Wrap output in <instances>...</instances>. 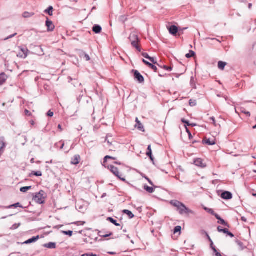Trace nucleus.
Returning <instances> with one entry per match:
<instances>
[{
  "label": "nucleus",
  "mask_w": 256,
  "mask_h": 256,
  "mask_svg": "<svg viewBox=\"0 0 256 256\" xmlns=\"http://www.w3.org/2000/svg\"><path fill=\"white\" fill-rule=\"evenodd\" d=\"M131 42L132 45L135 44L139 42V38L138 36L135 33H132L128 38Z\"/></svg>",
  "instance_id": "5"
},
{
  "label": "nucleus",
  "mask_w": 256,
  "mask_h": 256,
  "mask_svg": "<svg viewBox=\"0 0 256 256\" xmlns=\"http://www.w3.org/2000/svg\"><path fill=\"white\" fill-rule=\"evenodd\" d=\"M82 256H90V254H84L82 255Z\"/></svg>",
  "instance_id": "64"
},
{
  "label": "nucleus",
  "mask_w": 256,
  "mask_h": 256,
  "mask_svg": "<svg viewBox=\"0 0 256 256\" xmlns=\"http://www.w3.org/2000/svg\"><path fill=\"white\" fill-rule=\"evenodd\" d=\"M194 164L198 166L200 168H205L206 164L203 162V160L201 158H197L194 160Z\"/></svg>",
  "instance_id": "11"
},
{
  "label": "nucleus",
  "mask_w": 256,
  "mask_h": 256,
  "mask_svg": "<svg viewBox=\"0 0 256 256\" xmlns=\"http://www.w3.org/2000/svg\"><path fill=\"white\" fill-rule=\"evenodd\" d=\"M189 104L190 106H194L196 105V101L191 99L189 100Z\"/></svg>",
  "instance_id": "41"
},
{
  "label": "nucleus",
  "mask_w": 256,
  "mask_h": 256,
  "mask_svg": "<svg viewBox=\"0 0 256 256\" xmlns=\"http://www.w3.org/2000/svg\"><path fill=\"white\" fill-rule=\"evenodd\" d=\"M12 208H23V207L19 202L16 203L14 204L10 205L9 206H6V207L4 206V208H8V209Z\"/></svg>",
  "instance_id": "22"
},
{
  "label": "nucleus",
  "mask_w": 256,
  "mask_h": 256,
  "mask_svg": "<svg viewBox=\"0 0 256 256\" xmlns=\"http://www.w3.org/2000/svg\"><path fill=\"white\" fill-rule=\"evenodd\" d=\"M221 198L224 200H229L232 198V194L230 192L224 191L221 194Z\"/></svg>",
  "instance_id": "7"
},
{
  "label": "nucleus",
  "mask_w": 256,
  "mask_h": 256,
  "mask_svg": "<svg viewBox=\"0 0 256 256\" xmlns=\"http://www.w3.org/2000/svg\"><path fill=\"white\" fill-rule=\"evenodd\" d=\"M21 224L20 223H18V224H14L12 226L11 228H10V230H16L20 226Z\"/></svg>",
  "instance_id": "39"
},
{
  "label": "nucleus",
  "mask_w": 256,
  "mask_h": 256,
  "mask_svg": "<svg viewBox=\"0 0 256 256\" xmlns=\"http://www.w3.org/2000/svg\"><path fill=\"white\" fill-rule=\"evenodd\" d=\"M60 142H62V146H60V148L62 150V149L64 148V144L62 141Z\"/></svg>",
  "instance_id": "63"
},
{
  "label": "nucleus",
  "mask_w": 256,
  "mask_h": 256,
  "mask_svg": "<svg viewBox=\"0 0 256 256\" xmlns=\"http://www.w3.org/2000/svg\"><path fill=\"white\" fill-rule=\"evenodd\" d=\"M186 132H188V137H189V138L190 140L192 139V136L190 132V130L187 128H186Z\"/></svg>",
  "instance_id": "47"
},
{
  "label": "nucleus",
  "mask_w": 256,
  "mask_h": 256,
  "mask_svg": "<svg viewBox=\"0 0 256 256\" xmlns=\"http://www.w3.org/2000/svg\"><path fill=\"white\" fill-rule=\"evenodd\" d=\"M228 230L227 228H222L221 226H218V231L220 232H223L224 234H226L228 232Z\"/></svg>",
  "instance_id": "30"
},
{
  "label": "nucleus",
  "mask_w": 256,
  "mask_h": 256,
  "mask_svg": "<svg viewBox=\"0 0 256 256\" xmlns=\"http://www.w3.org/2000/svg\"><path fill=\"white\" fill-rule=\"evenodd\" d=\"M182 230V228L180 226H178L174 227V234H176L178 232H180Z\"/></svg>",
  "instance_id": "38"
},
{
  "label": "nucleus",
  "mask_w": 256,
  "mask_h": 256,
  "mask_svg": "<svg viewBox=\"0 0 256 256\" xmlns=\"http://www.w3.org/2000/svg\"><path fill=\"white\" fill-rule=\"evenodd\" d=\"M178 28L172 25L168 28V30L170 34L175 36L178 32Z\"/></svg>",
  "instance_id": "12"
},
{
  "label": "nucleus",
  "mask_w": 256,
  "mask_h": 256,
  "mask_svg": "<svg viewBox=\"0 0 256 256\" xmlns=\"http://www.w3.org/2000/svg\"><path fill=\"white\" fill-rule=\"evenodd\" d=\"M228 236H230L231 238L234 237V235L233 234H232L228 230V232L226 234Z\"/></svg>",
  "instance_id": "55"
},
{
  "label": "nucleus",
  "mask_w": 256,
  "mask_h": 256,
  "mask_svg": "<svg viewBox=\"0 0 256 256\" xmlns=\"http://www.w3.org/2000/svg\"><path fill=\"white\" fill-rule=\"evenodd\" d=\"M136 127L138 128V130H139L140 131L144 132V128L142 125V124L138 120V118H136Z\"/></svg>",
  "instance_id": "14"
},
{
  "label": "nucleus",
  "mask_w": 256,
  "mask_h": 256,
  "mask_svg": "<svg viewBox=\"0 0 256 256\" xmlns=\"http://www.w3.org/2000/svg\"><path fill=\"white\" fill-rule=\"evenodd\" d=\"M126 18L125 16H121L119 18V20L121 22H124L126 20Z\"/></svg>",
  "instance_id": "44"
},
{
  "label": "nucleus",
  "mask_w": 256,
  "mask_h": 256,
  "mask_svg": "<svg viewBox=\"0 0 256 256\" xmlns=\"http://www.w3.org/2000/svg\"><path fill=\"white\" fill-rule=\"evenodd\" d=\"M78 54L80 58L84 59L86 61H89L90 60L89 55L82 50H78Z\"/></svg>",
  "instance_id": "8"
},
{
  "label": "nucleus",
  "mask_w": 256,
  "mask_h": 256,
  "mask_svg": "<svg viewBox=\"0 0 256 256\" xmlns=\"http://www.w3.org/2000/svg\"><path fill=\"white\" fill-rule=\"evenodd\" d=\"M146 156L150 158L152 161H154V158L152 154V150L151 148V146L149 145L147 148V152L146 154Z\"/></svg>",
  "instance_id": "18"
},
{
  "label": "nucleus",
  "mask_w": 256,
  "mask_h": 256,
  "mask_svg": "<svg viewBox=\"0 0 256 256\" xmlns=\"http://www.w3.org/2000/svg\"><path fill=\"white\" fill-rule=\"evenodd\" d=\"M31 188H32L31 186H24V187H22L20 188V191L22 192H26L28 190H30Z\"/></svg>",
  "instance_id": "32"
},
{
  "label": "nucleus",
  "mask_w": 256,
  "mask_h": 256,
  "mask_svg": "<svg viewBox=\"0 0 256 256\" xmlns=\"http://www.w3.org/2000/svg\"><path fill=\"white\" fill-rule=\"evenodd\" d=\"M31 175H34L36 176H42V172L40 171H32L30 176Z\"/></svg>",
  "instance_id": "31"
},
{
  "label": "nucleus",
  "mask_w": 256,
  "mask_h": 256,
  "mask_svg": "<svg viewBox=\"0 0 256 256\" xmlns=\"http://www.w3.org/2000/svg\"><path fill=\"white\" fill-rule=\"evenodd\" d=\"M102 30V27L98 24H94L92 28V31L96 34H100Z\"/></svg>",
  "instance_id": "20"
},
{
  "label": "nucleus",
  "mask_w": 256,
  "mask_h": 256,
  "mask_svg": "<svg viewBox=\"0 0 256 256\" xmlns=\"http://www.w3.org/2000/svg\"><path fill=\"white\" fill-rule=\"evenodd\" d=\"M62 233L64 234L65 235L69 236H72L73 232L72 230H68V231H62Z\"/></svg>",
  "instance_id": "40"
},
{
  "label": "nucleus",
  "mask_w": 256,
  "mask_h": 256,
  "mask_svg": "<svg viewBox=\"0 0 256 256\" xmlns=\"http://www.w3.org/2000/svg\"><path fill=\"white\" fill-rule=\"evenodd\" d=\"M226 63L222 61H220L218 62V67L220 70H224Z\"/></svg>",
  "instance_id": "29"
},
{
  "label": "nucleus",
  "mask_w": 256,
  "mask_h": 256,
  "mask_svg": "<svg viewBox=\"0 0 256 256\" xmlns=\"http://www.w3.org/2000/svg\"><path fill=\"white\" fill-rule=\"evenodd\" d=\"M181 120L182 123L186 124L188 126H190V123L188 120H186L184 118H182Z\"/></svg>",
  "instance_id": "45"
},
{
  "label": "nucleus",
  "mask_w": 256,
  "mask_h": 256,
  "mask_svg": "<svg viewBox=\"0 0 256 256\" xmlns=\"http://www.w3.org/2000/svg\"><path fill=\"white\" fill-rule=\"evenodd\" d=\"M236 242L239 246V249L240 250H244L245 248H246V246H244L243 242H240L239 240H236Z\"/></svg>",
  "instance_id": "24"
},
{
  "label": "nucleus",
  "mask_w": 256,
  "mask_h": 256,
  "mask_svg": "<svg viewBox=\"0 0 256 256\" xmlns=\"http://www.w3.org/2000/svg\"><path fill=\"white\" fill-rule=\"evenodd\" d=\"M196 53L192 51V50H190L189 53L187 54L186 55V58H190L192 57H193L195 56Z\"/></svg>",
  "instance_id": "33"
},
{
  "label": "nucleus",
  "mask_w": 256,
  "mask_h": 256,
  "mask_svg": "<svg viewBox=\"0 0 256 256\" xmlns=\"http://www.w3.org/2000/svg\"><path fill=\"white\" fill-rule=\"evenodd\" d=\"M146 178L148 180V182L150 183V184H151L152 186H154L152 182V180L150 179H149L147 177H146Z\"/></svg>",
  "instance_id": "60"
},
{
  "label": "nucleus",
  "mask_w": 256,
  "mask_h": 256,
  "mask_svg": "<svg viewBox=\"0 0 256 256\" xmlns=\"http://www.w3.org/2000/svg\"><path fill=\"white\" fill-rule=\"evenodd\" d=\"M40 238L39 236H33L32 238L22 243V244H30L32 242H34L37 241Z\"/></svg>",
  "instance_id": "13"
},
{
  "label": "nucleus",
  "mask_w": 256,
  "mask_h": 256,
  "mask_svg": "<svg viewBox=\"0 0 256 256\" xmlns=\"http://www.w3.org/2000/svg\"><path fill=\"white\" fill-rule=\"evenodd\" d=\"M241 220H242L244 222H246V218L245 217H244V216H242L241 218Z\"/></svg>",
  "instance_id": "61"
},
{
  "label": "nucleus",
  "mask_w": 256,
  "mask_h": 256,
  "mask_svg": "<svg viewBox=\"0 0 256 256\" xmlns=\"http://www.w3.org/2000/svg\"><path fill=\"white\" fill-rule=\"evenodd\" d=\"M204 209L208 211L210 214H214V211L212 209H210V208H204Z\"/></svg>",
  "instance_id": "46"
},
{
  "label": "nucleus",
  "mask_w": 256,
  "mask_h": 256,
  "mask_svg": "<svg viewBox=\"0 0 256 256\" xmlns=\"http://www.w3.org/2000/svg\"><path fill=\"white\" fill-rule=\"evenodd\" d=\"M212 250L214 253L215 256H222L221 254L218 251L216 248H213Z\"/></svg>",
  "instance_id": "43"
},
{
  "label": "nucleus",
  "mask_w": 256,
  "mask_h": 256,
  "mask_svg": "<svg viewBox=\"0 0 256 256\" xmlns=\"http://www.w3.org/2000/svg\"><path fill=\"white\" fill-rule=\"evenodd\" d=\"M6 146V144L5 142L3 140H0V158L4 153Z\"/></svg>",
  "instance_id": "19"
},
{
  "label": "nucleus",
  "mask_w": 256,
  "mask_h": 256,
  "mask_svg": "<svg viewBox=\"0 0 256 256\" xmlns=\"http://www.w3.org/2000/svg\"><path fill=\"white\" fill-rule=\"evenodd\" d=\"M108 159H112V160H116V158H114V157H112V156H106L104 158V164L106 162H107V160Z\"/></svg>",
  "instance_id": "37"
},
{
  "label": "nucleus",
  "mask_w": 256,
  "mask_h": 256,
  "mask_svg": "<svg viewBox=\"0 0 256 256\" xmlns=\"http://www.w3.org/2000/svg\"><path fill=\"white\" fill-rule=\"evenodd\" d=\"M28 50L26 48H20V52L18 54L17 56L22 58H26L28 56Z\"/></svg>",
  "instance_id": "4"
},
{
  "label": "nucleus",
  "mask_w": 256,
  "mask_h": 256,
  "mask_svg": "<svg viewBox=\"0 0 256 256\" xmlns=\"http://www.w3.org/2000/svg\"><path fill=\"white\" fill-rule=\"evenodd\" d=\"M242 112H244V114H245L246 116H250V113L249 112H246V111L242 110Z\"/></svg>",
  "instance_id": "59"
},
{
  "label": "nucleus",
  "mask_w": 256,
  "mask_h": 256,
  "mask_svg": "<svg viewBox=\"0 0 256 256\" xmlns=\"http://www.w3.org/2000/svg\"><path fill=\"white\" fill-rule=\"evenodd\" d=\"M53 7L52 6H50L46 10H44V12L48 14L49 16H52V11H53Z\"/></svg>",
  "instance_id": "25"
},
{
  "label": "nucleus",
  "mask_w": 256,
  "mask_h": 256,
  "mask_svg": "<svg viewBox=\"0 0 256 256\" xmlns=\"http://www.w3.org/2000/svg\"><path fill=\"white\" fill-rule=\"evenodd\" d=\"M210 242V247L212 249L213 248H216L214 246V243L212 242V241H211V242Z\"/></svg>",
  "instance_id": "62"
},
{
  "label": "nucleus",
  "mask_w": 256,
  "mask_h": 256,
  "mask_svg": "<svg viewBox=\"0 0 256 256\" xmlns=\"http://www.w3.org/2000/svg\"><path fill=\"white\" fill-rule=\"evenodd\" d=\"M212 215L214 216L215 218L218 220H220V218H221L220 216L218 214L215 213L214 212V214Z\"/></svg>",
  "instance_id": "56"
},
{
  "label": "nucleus",
  "mask_w": 256,
  "mask_h": 256,
  "mask_svg": "<svg viewBox=\"0 0 256 256\" xmlns=\"http://www.w3.org/2000/svg\"><path fill=\"white\" fill-rule=\"evenodd\" d=\"M142 62L145 64H146V66H148V67H150V68H151L152 70H153L155 72H157V68L154 66V65L153 64L149 62H148L146 60H145L143 59L142 60Z\"/></svg>",
  "instance_id": "16"
},
{
  "label": "nucleus",
  "mask_w": 256,
  "mask_h": 256,
  "mask_svg": "<svg viewBox=\"0 0 256 256\" xmlns=\"http://www.w3.org/2000/svg\"><path fill=\"white\" fill-rule=\"evenodd\" d=\"M17 34V33H14V34H12V35H10V36H8L7 38H5L4 39V40H9L11 38H12L13 37H14V36H16V35Z\"/></svg>",
  "instance_id": "49"
},
{
  "label": "nucleus",
  "mask_w": 256,
  "mask_h": 256,
  "mask_svg": "<svg viewBox=\"0 0 256 256\" xmlns=\"http://www.w3.org/2000/svg\"><path fill=\"white\" fill-rule=\"evenodd\" d=\"M122 212L124 214H127L130 218H132L134 216V214L132 212H130L129 210H124L122 211Z\"/></svg>",
  "instance_id": "23"
},
{
  "label": "nucleus",
  "mask_w": 256,
  "mask_h": 256,
  "mask_svg": "<svg viewBox=\"0 0 256 256\" xmlns=\"http://www.w3.org/2000/svg\"><path fill=\"white\" fill-rule=\"evenodd\" d=\"M34 14V13H30L28 12H24L23 14V16L24 18H30Z\"/></svg>",
  "instance_id": "36"
},
{
  "label": "nucleus",
  "mask_w": 256,
  "mask_h": 256,
  "mask_svg": "<svg viewBox=\"0 0 256 256\" xmlns=\"http://www.w3.org/2000/svg\"><path fill=\"white\" fill-rule=\"evenodd\" d=\"M162 68L164 69L165 70H166L170 72L172 70V68L171 66H164Z\"/></svg>",
  "instance_id": "48"
},
{
  "label": "nucleus",
  "mask_w": 256,
  "mask_h": 256,
  "mask_svg": "<svg viewBox=\"0 0 256 256\" xmlns=\"http://www.w3.org/2000/svg\"><path fill=\"white\" fill-rule=\"evenodd\" d=\"M80 159V155H74V157L72 158L70 163L72 164L77 165L78 164H79Z\"/></svg>",
  "instance_id": "10"
},
{
  "label": "nucleus",
  "mask_w": 256,
  "mask_h": 256,
  "mask_svg": "<svg viewBox=\"0 0 256 256\" xmlns=\"http://www.w3.org/2000/svg\"><path fill=\"white\" fill-rule=\"evenodd\" d=\"M45 192L44 190H40L38 192L36 193L34 196L33 200L38 204H42L44 202L46 196Z\"/></svg>",
  "instance_id": "2"
},
{
  "label": "nucleus",
  "mask_w": 256,
  "mask_h": 256,
  "mask_svg": "<svg viewBox=\"0 0 256 256\" xmlns=\"http://www.w3.org/2000/svg\"><path fill=\"white\" fill-rule=\"evenodd\" d=\"M134 73V79L136 80L139 83H143L144 82V76L138 72L137 70H132Z\"/></svg>",
  "instance_id": "3"
},
{
  "label": "nucleus",
  "mask_w": 256,
  "mask_h": 256,
  "mask_svg": "<svg viewBox=\"0 0 256 256\" xmlns=\"http://www.w3.org/2000/svg\"><path fill=\"white\" fill-rule=\"evenodd\" d=\"M152 62L154 64H157V62L155 60V59L153 57L150 56L148 59Z\"/></svg>",
  "instance_id": "51"
},
{
  "label": "nucleus",
  "mask_w": 256,
  "mask_h": 256,
  "mask_svg": "<svg viewBox=\"0 0 256 256\" xmlns=\"http://www.w3.org/2000/svg\"><path fill=\"white\" fill-rule=\"evenodd\" d=\"M44 246L48 248L53 249L56 248V244L54 242H50L49 243L44 244Z\"/></svg>",
  "instance_id": "21"
},
{
  "label": "nucleus",
  "mask_w": 256,
  "mask_h": 256,
  "mask_svg": "<svg viewBox=\"0 0 256 256\" xmlns=\"http://www.w3.org/2000/svg\"><path fill=\"white\" fill-rule=\"evenodd\" d=\"M112 234V232H110L108 234H104V232H98V235L100 236H101V237H104V238H106V237H108L109 236H110Z\"/></svg>",
  "instance_id": "34"
},
{
  "label": "nucleus",
  "mask_w": 256,
  "mask_h": 256,
  "mask_svg": "<svg viewBox=\"0 0 256 256\" xmlns=\"http://www.w3.org/2000/svg\"><path fill=\"white\" fill-rule=\"evenodd\" d=\"M203 142L208 146H213L216 144L214 139L210 140V138H205L203 140Z\"/></svg>",
  "instance_id": "17"
},
{
  "label": "nucleus",
  "mask_w": 256,
  "mask_h": 256,
  "mask_svg": "<svg viewBox=\"0 0 256 256\" xmlns=\"http://www.w3.org/2000/svg\"><path fill=\"white\" fill-rule=\"evenodd\" d=\"M84 95V92L82 90H81L80 94L77 97V100L78 102H80L81 98Z\"/></svg>",
  "instance_id": "42"
},
{
  "label": "nucleus",
  "mask_w": 256,
  "mask_h": 256,
  "mask_svg": "<svg viewBox=\"0 0 256 256\" xmlns=\"http://www.w3.org/2000/svg\"><path fill=\"white\" fill-rule=\"evenodd\" d=\"M24 113L27 116H30L31 115V112L26 109L25 110Z\"/></svg>",
  "instance_id": "54"
},
{
  "label": "nucleus",
  "mask_w": 256,
  "mask_h": 256,
  "mask_svg": "<svg viewBox=\"0 0 256 256\" xmlns=\"http://www.w3.org/2000/svg\"><path fill=\"white\" fill-rule=\"evenodd\" d=\"M204 233L205 234H206V236L207 237V238L208 240H209V242H211L212 241V239L210 238V236H209V235L206 232H204Z\"/></svg>",
  "instance_id": "58"
},
{
  "label": "nucleus",
  "mask_w": 256,
  "mask_h": 256,
  "mask_svg": "<svg viewBox=\"0 0 256 256\" xmlns=\"http://www.w3.org/2000/svg\"><path fill=\"white\" fill-rule=\"evenodd\" d=\"M190 84L191 86L194 89H196V82H195V81H194V76H192L191 78H190Z\"/></svg>",
  "instance_id": "28"
},
{
  "label": "nucleus",
  "mask_w": 256,
  "mask_h": 256,
  "mask_svg": "<svg viewBox=\"0 0 256 256\" xmlns=\"http://www.w3.org/2000/svg\"><path fill=\"white\" fill-rule=\"evenodd\" d=\"M220 220V222H218L220 223L221 224H222V225L226 226L228 228L230 227L229 224H228V222H226L224 219L220 218V220Z\"/></svg>",
  "instance_id": "35"
},
{
  "label": "nucleus",
  "mask_w": 256,
  "mask_h": 256,
  "mask_svg": "<svg viewBox=\"0 0 256 256\" xmlns=\"http://www.w3.org/2000/svg\"><path fill=\"white\" fill-rule=\"evenodd\" d=\"M38 50H40L41 51V52H40L39 54L40 55H43L44 54V52H43L42 48L40 46H38Z\"/></svg>",
  "instance_id": "57"
},
{
  "label": "nucleus",
  "mask_w": 256,
  "mask_h": 256,
  "mask_svg": "<svg viewBox=\"0 0 256 256\" xmlns=\"http://www.w3.org/2000/svg\"><path fill=\"white\" fill-rule=\"evenodd\" d=\"M47 116L50 117H52L54 116V112L50 110L47 112Z\"/></svg>",
  "instance_id": "52"
},
{
  "label": "nucleus",
  "mask_w": 256,
  "mask_h": 256,
  "mask_svg": "<svg viewBox=\"0 0 256 256\" xmlns=\"http://www.w3.org/2000/svg\"><path fill=\"white\" fill-rule=\"evenodd\" d=\"M46 25L47 27L48 32H52L54 29V26L52 21L50 20L48 18H46Z\"/></svg>",
  "instance_id": "6"
},
{
  "label": "nucleus",
  "mask_w": 256,
  "mask_h": 256,
  "mask_svg": "<svg viewBox=\"0 0 256 256\" xmlns=\"http://www.w3.org/2000/svg\"><path fill=\"white\" fill-rule=\"evenodd\" d=\"M144 188L146 192L150 194L154 192V188H153L148 186L147 185H144Z\"/></svg>",
  "instance_id": "27"
},
{
  "label": "nucleus",
  "mask_w": 256,
  "mask_h": 256,
  "mask_svg": "<svg viewBox=\"0 0 256 256\" xmlns=\"http://www.w3.org/2000/svg\"><path fill=\"white\" fill-rule=\"evenodd\" d=\"M107 220L108 222H110L111 223H112V224H114V225H115L116 226H120V224H118L116 220H115L113 218H112L111 217L108 218H107Z\"/></svg>",
  "instance_id": "26"
},
{
  "label": "nucleus",
  "mask_w": 256,
  "mask_h": 256,
  "mask_svg": "<svg viewBox=\"0 0 256 256\" xmlns=\"http://www.w3.org/2000/svg\"><path fill=\"white\" fill-rule=\"evenodd\" d=\"M142 56L145 58H147V59H149L150 56L147 54V53H146V52H143L142 53Z\"/></svg>",
  "instance_id": "53"
},
{
  "label": "nucleus",
  "mask_w": 256,
  "mask_h": 256,
  "mask_svg": "<svg viewBox=\"0 0 256 256\" xmlns=\"http://www.w3.org/2000/svg\"><path fill=\"white\" fill-rule=\"evenodd\" d=\"M8 78V76L4 72L0 74V86L2 85Z\"/></svg>",
  "instance_id": "15"
},
{
  "label": "nucleus",
  "mask_w": 256,
  "mask_h": 256,
  "mask_svg": "<svg viewBox=\"0 0 256 256\" xmlns=\"http://www.w3.org/2000/svg\"><path fill=\"white\" fill-rule=\"evenodd\" d=\"M170 204L177 208V210L180 215L184 214H193L194 212L188 208L183 203L177 200H172Z\"/></svg>",
  "instance_id": "1"
},
{
  "label": "nucleus",
  "mask_w": 256,
  "mask_h": 256,
  "mask_svg": "<svg viewBox=\"0 0 256 256\" xmlns=\"http://www.w3.org/2000/svg\"><path fill=\"white\" fill-rule=\"evenodd\" d=\"M110 170V172L114 174L116 177L120 178V174L118 172V170L117 168L115 167L114 166L110 165L108 167Z\"/></svg>",
  "instance_id": "9"
},
{
  "label": "nucleus",
  "mask_w": 256,
  "mask_h": 256,
  "mask_svg": "<svg viewBox=\"0 0 256 256\" xmlns=\"http://www.w3.org/2000/svg\"><path fill=\"white\" fill-rule=\"evenodd\" d=\"M132 46L134 47L138 52L141 51V48L140 46L138 45V43L132 45Z\"/></svg>",
  "instance_id": "50"
}]
</instances>
